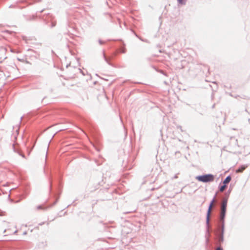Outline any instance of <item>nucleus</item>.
<instances>
[{
  "instance_id": "f03ea898",
  "label": "nucleus",
  "mask_w": 250,
  "mask_h": 250,
  "mask_svg": "<svg viewBox=\"0 0 250 250\" xmlns=\"http://www.w3.org/2000/svg\"><path fill=\"white\" fill-rule=\"evenodd\" d=\"M196 179L199 181L206 183L213 181L214 179V177L212 174H206L198 176L196 177Z\"/></svg>"
},
{
  "instance_id": "9d476101",
  "label": "nucleus",
  "mask_w": 250,
  "mask_h": 250,
  "mask_svg": "<svg viewBox=\"0 0 250 250\" xmlns=\"http://www.w3.org/2000/svg\"><path fill=\"white\" fill-rule=\"evenodd\" d=\"M216 250H222L220 248H218Z\"/></svg>"
},
{
  "instance_id": "1a4fd4ad",
  "label": "nucleus",
  "mask_w": 250,
  "mask_h": 250,
  "mask_svg": "<svg viewBox=\"0 0 250 250\" xmlns=\"http://www.w3.org/2000/svg\"><path fill=\"white\" fill-rule=\"evenodd\" d=\"M226 188V185L221 186L220 188V191L221 192H223L225 189Z\"/></svg>"
},
{
  "instance_id": "f257e3e1",
  "label": "nucleus",
  "mask_w": 250,
  "mask_h": 250,
  "mask_svg": "<svg viewBox=\"0 0 250 250\" xmlns=\"http://www.w3.org/2000/svg\"><path fill=\"white\" fill-rule=\"evenodd\" d=\"M8 228L7 229L4 230V232L8 231L9 235L16 233L18 231L20 234L24 235L28 234L30 230V229L27 225L21 226L19 230L16 229L15 225L13 224H9Z\"/></svg>"
},
{
  "instance_id": "39448f33",
  "label": "nucleus",
  "mask_w": 250,
  "mask_h": 250,
  "mask_svg": "<svg viewBox=\"0 0 250 250\" xmlns=\"http://www.w3.org/2000/svg\"><path fill=\"white\" fill-rule=\"evenodd\" d=\"M5 49L3 47H0V61L5 58Z\"/></svg>"
},
{
  "instance_id": "0eeeda50",
  "label": "nucleus",
  "mask_w": 250,
  "mask_h": 250,
  "mask_svg": "<svg viewBox=\"0 0 250 250\" xmlns=\"http://www.w3.org/2000/svg\"><path fill=\"white\" fill-rule=\"evenodd\" d=\"M231 180V177L230 176H228L224 181L223 183L224 184H228Z\"/></svg>"
},
{
  "instance_id": "423d86ee",
  "label": "nucleus",
  "mask_w": 250,
  "mask_h": 250,
  "mask_svg": "<svg viewBox=\"0 0 250 250\" xmlns=\"http://www.w3.org/2000/svg\"><path fill=\"white\" fill-rule=\"evenodd\" d=\"M247 166H242L236 170V173L242 172L246 168Z\"/></svg>"
},
{
  "instance_id": "6e6552de",
  "label": "nucleus",
  "mask_w": 250,
  "mask_h": 250,
  "mask_svg": "<svg viewBox=\"0 0 250 250\" xmlns=\"http://www.w3.org/2000/svg\"><path fill=\"white\" fill-rule=\"evenodd\" d=\"M178 3L184 5L186 3V0H176Z\"/></svg>"
},
{
  "instance_id": "7ed1b4c3",
  "label": "nucleus",
  "mask_w": 250,
  "mask_h": 250,
  "mask_svg": "<svg viewBox=\"0 0 250 250\" xmlns=\"http://www.w3.org/2000/svg\"><path fill=\"white\" fill-rule=\"evenodd\" d=\"M227 205V201H223L221 206V219L222 220L224 219L225 216Z\"/></svg>"
},
{
  "instance_id": "20e7f679",
  "label": "nucleus",
  "mask_w": 250,
  "mask_h": 250,
  "mask_svg": "<svg viewBox=\"0 0 250 250\" xmlns=\"http://www.w3.org/2000/svg\"><path fill=\"white\" fill-rule=\"evenodd\" d=\"M215 203H216V200L214 198L213 199V200L211 201V202L210 203V204L209 205V208H208V210L207 217L208 222L209 221V215H210V212L211 211L212 208L214 206V204H215Z\"/></svg>"
}]
</instances>
